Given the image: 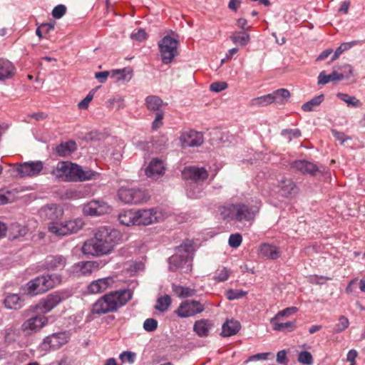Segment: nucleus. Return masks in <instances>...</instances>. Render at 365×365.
<instances>
[{"instance_id":"obj_1","label":"nucleus","mask_w":365,"mask_h":365,"mask_svg":"<svg viewBox=\"0 0 365 365\" xmlns=\"http://www.w3.org/2000/svg\"><path fill=\"white\" fill-rule=\"evenodd\" d=\"M122 242L123 235L120 231L103 226L98 228L93 238L84 242L82 252L91 256L106 255L110 254Z\"/></svg>"},{"instance_id":"obj_2","label":"nucleus","mask_w":365,"mask_h":365,"mask_svg":"<svg viewBox=\"0 0 365 365\" xmlns=\"http://www.w3.org/2000/svg\"><path fill=\"white\" fill-rule=\"evenodd\" d=\"M132 297L133 292L127 289L110 292L100 297L93 304L92 313L100 315L115 312L125 306Z\"/></svg>"},{"instance_id":"obj_3","label":"nucleus","mask_w":365,"mask_h":365,"mask_svg":"<svg viewBox=\"0 0 365 365\" xmlns=\"http://www.w3.org/2000/svg\"><path fill=\"white\" fill-rule=\"evenodd\" d=\"M195 252V245L193 240H185L177 247L175 255L169 257V270L172 272L182 270L185 266H186L185 271L190 270Z\"/></svg>"},{"instance_id":"obj_4","label":"nucleus","mask_w":365,"mask_h":365,"mask_svg":"<svg viewBox=\"0 0 365 365\" xmlns=\"http://www.w3.org/2000/svg\"><path fill=\"white\" fill-rule=\"evenodd\" d=\"M61 276L58 274H48L30 280L26 285L25 293L31 296L38 295L58 285Z\"/></svg>"},{"instance_id":"obj_5","label":"nucleus","mask_w":365,"mask_h":365,"mask_svg":"<svg viewBox=\"0 0 365 365\" xmlns=\"http://www.w3.org/2000/svg\"><path fill=\"white\" fill-rule=\"evenodd\" d=\"M83 221L81 218L68 220L64 223L51 222L48 227V231L57 236H65L77 232L83 226Z\"/></svg>"},{"instance_id":"obj_6","label":"nucleus","mask_w":365,"mask_h":365,"mask_svg":"<svg viewBox=\"0 0 365 365\" xmlns=\"http://www.w3.org/2000/svg\"><path fill=\"white\" fill-rule=\"evenodd\" d=\"M178 41L177 39L167 35L158 42V48L164 64L170 63L178 53Z\"/></svg>"},{"instance_id":"obj_7","label":"nucleus","mask_w":365,"mask_h":365,"mask_svg":"<svg viewBox=\"0 0 365 365\" xmlns=\"http://www.w3.org/2000/svg\"><path fill=\"white\" fill-rule=\"evenodd\" d=\"M16 171L21 178H34L41 174L48 173L46 168L44 169L43 163L41 160L20 163L17 165Z\"/></svg>"},{"instance_id":"obj_8","label":"nucleus","mask_w":365,"mask_h":365,"mask_svg":"<svg viewBox=\"0 0 365 365\" xmlns=\"http://www.w3.org/2000/svg\"><path fill=\"white\" fill-rule=\"evenodd\" d=\"M118 197L125 204H139L145 202L148 196L145 191L139 188L121 187L118 191Z\"/></svg>"},{"instance_id":"obj_9","label":"nucleus","mask_w":365,"mask_h":365,"mask_svg":"<svg viewBox=\"0 0 365 365\" xmlns=\"http://www.w3.org/2000/svg\"><path fill=\"white\" fill-rule=\"evenodd\" d=\"M205 309V304L200 301L187 299L180 303L175 313L180 318H187L202 313Z\"/></svg>"},{"instance_id":"obj_10","label":"nucleus","mask_w":365,"mask_h":365,"mask_svg":"<svg viewBox=\"0 0 365 365\" xmlns=\"http://www.w3.org/2000/svg\"><path fill=\"white\" fill-rule=\"evenodd\" d=\"M68 297V294L66 292H56L50 294L38 302L36 308L43 314L48 313Z\"/></svg>"},{"instance_id":"obj_11","label":"nucleus","mask_w":365,"mask_h":365,"mask_svg":"<svg viewBox=\"0 0 365 365\" xmlns=\"http://www.w3.org/2000/svg\"><path fill=\"white\" fill-rule=\"evenodd\" d=\"M70 334L68 331L53 333L43 339L41 348L46 351L59 349L68 342Z\"/></svg>"},{"instance_id":"obj_12","label":"nucleus","mask_w":365,"mask_h":365,"mask_svg":"<svg viewBox=\"0 0 365 365\" xmlns=\"http://www.w3.org/2000/svg\"><path fill=\"white\" fill-rule=\"evenodd\" d=\"M231 207L232 211L235 213V220L239 222H252L259 211L257 206L242 203L232 205Z\"/></svg>"},{"instance_id":"obj_13","label":"nucleus","mask_w":365,"mask_h":365,"mask_svg":"<svg viewBox=\"0 0 365 365\" xmlns=\"http://www.w3.org/2000/svg\"><path fill=\"white\" fill-rule=\"evenodd\" d=\"M110 206L102 200H93L83 205V212L88 216H100L110 212Z\"/></svg>"},{"instance_id":"obj_14","label":"nucleus","mask_w":365,"mask_h":365,"mask_svg":"<svg viewBox=\"0 0 365 365\" xmlns=\"http://www.w3.org/2000/svg\"><path fill=\"white\" fill-rule=\"evenodd\" d=\"M99 269V263L94 261L78 262L70 267L68 272L76 277H86Z\"/></svg>"},{"instance_id":"obj_15","label":"nucleus","mask_w":365,"mask_h":365,"mask_svg":"<svg viewBox=\"0 0 365 365\" xmlns=\"http://www.w3.org/2000/svg\"><path fill=\"white\" fill-rule=\"evenodd\" d=\"M48 323V318L43 314H38L30 317L25 321L21 326V329L26 334H32L38 331L42 327Z\"/></svg>"},{"instance_id":"obj_16","label":"nucleus","mask_w":365,"mask_h":365,"mask_svg":"<svg viewBox=\"0 0 365 365\" xmlns=\"http://www.w3.org/2000/svg\"><path fill=\"white\" fill-rule=\"evenodd\" d=\"M182 178L190 180V182H198L204 181L208 178L207 170L203 167L187 166L182 172Z\"/></svg>"},{"instance_id":"obj_17","label":"nucleus","mask_w":365,"mask_h":365,"mask_svg":"<svg viewBox=\"0 0 365 365\" xmlns=\"http://www.w3.org/2000/svg\"><path fill=\"white\" fill-rule=\"evenodd\" d=\"M180 143L183 148L197 147L202 144L204 139L201 133L195 130H189L182 133L180 138Z\"/></svg>"},{"instance_id":"obj_18","label":"nucleus","mask_w":365,"mask_h":365,"mask_svg":"<svg viewBox=\"0 0 365 365\" xmlns=\"http://www.w3.org/2000/svg\"><path fill=\"white\" fill-rule=\"evenodd\" d=\"M71 163L68 162H58L49 173H51L57 180L63 182H71Z\"/></svg>"},{"instance_id":"obj_19","label":"nucleus","mask_w":365,"mask_h":365,"mask_svg":"<svg viewBox=\"0 0 365 365\" xmlns=\"http://www.w3.org/2000/svg\"><path fill=\"white\" fill-rule=\"evenodd\" d=\"M291 168L302 174H308L311 176H315L319 172V169L316 164L306 160L294 161Z\"/></svg>"},{"instance_id":"obj_20","label":"nucleus","mask_w":365,"mask_h":365,"mask_svg":"<svg viewBox=\"0 0 365 365\" xmlns=\"http://www.w3.org/2000/svg\"><path fill=\"white\" fill-rule=\"evenodd\" d=\"M137 225H148L157 221V212L154 208L135 210Z\"/></svg>"},{"instance_id":"obj_21","label":"nucleus","mask_w":365,"mask_h":365,"mask_svg":"<svg viewBox=\"0 0 365 365\" xmlns=\"http://www.w3.org/2000/svg\"><path fill=\"white\" fill-rule=\"evenodd\" d=\"M41 216L45 219L55 221L63 215V210L59 205L50 204L43 207L40 210Z\"/></svg>"},{"instance_id":"obj_22","label":"nucleus","mask_w":365,"mask_h":365,"mask_svg":"<svg viewBox=\"0 0 365 365\" xmlns=\"http://www.w3.org/2000/svg\"><path fill=\"white\" fill-rule=\"evenodd\" d=\"M114 282L111 277H104L91 282L87 290L89 294H100L105 292L108 288L110 287Z\"/></svg>"},{"instance_id":"obj_23","label":"nucleus","mask_w":365,"mask_h":365,"mask_svg":"<svg viewBox=\"0 0 365 365\" xmlns=\"http://www.w3.org/2000/svg\"><path fill=\"white\" fill-rule=\"evenodd\" d=\"M66 264L67 259L63 255H48L44 260L43 267L46 269L61 270L66 267Z\"/></svg>"},{"instance_id":"obj_24","label":"nucleus","mask_w":365,"mask_h":365,"mask_svg":"<svg viewBox=\"0 0 365 365\" xmlns=\"http://www.w3.org/2000/svg\"><path fill=\"white\" fill-rule=\"evenodd\" d=\"M164 169L163 161L158 158H153L148 164L145 172L147 177L158 179L163 175Z\"/></svg>"},{"instance_id":"obj_25","label":"nucleus","mask_w":365,"mask_h":365,"mask_svg":"<svg viewBox=\"0 0 365 365\" xmlns=\"http://www.w3.org/2000/svg\"><path fill=\"white\" fill-rule=\"evenodd\" d=\"M212 327L213 323L211 320L201 319L194 323L193 331L200 337H207Z\"/></svg>"},{"instance_id":"obj_26","label":"nucleus","mask_w":365,"mask_h":365,"mask_svg":"<svg viewBox=\"0 0 365 365\" xmlns=\"http://www.w3.org/2000/svg\"><path fill=\"white\" fill-rule=\"evenodd\" d=\"M279 192L284 197L294 195L297 193L298 188L296 184L289 178H283L279 185Z\"/></svg>"},{"instance_id":"obj_27","label":"nucleus","mask_w":365,"mask_h":365,"mask_svg":"<svg viewBox=\"0 0 365 365\" xmlns=\"http://www.w3.org/2000/svg\"><path fill=\"white\" fill-rule=\"evenodd\" d=\"M346 76L339 74L336 71H333L330 74L327 75L325 71H322L319 73L317 78L318 85H324L329 82L339 81L345 79Z\"/></svg>"},{"instance_id":"obj_28","label":"nucleus","mask_w":365,"mask_h":365,"mask_svg":"<svg viewBox=\"0 0 365 365\" xmlns=\"http://www.w3.org/2000/svg\"><path fill=\"white\" fill-rule=\"evenodd\" d=\"M76 150V143L73 140L61 143L55 149L56 154L60 157H67Z\"/></svg>"},{"instance_id":"obj_29","label":"nucleus","mask_w":365,"mask_h":365,"mask_svg":"<svg viewBox=\"0 0 365 365\" xmlns=\"http://www.w3.org/2000/svg\"><path fill=\"white\" fill-rule=\"evenodd\" d=\"M118 221L125 226L137 225L136 212L135 210H127L118 215Z\"/></svg>"},{"instance_id":"obj_30","label":"nucleus","mask_w":365,"mask_h":365,"mask_svg":"<svg viewBox=\"0 0 365 365\" xmlns=\"http://www.w3.org/2000/svg\"><path fill=\"white\" fill-rule=\"evenodd\" d=\"M16 68L13 63L6 59H0V80L9 78L15 73Z\"/></svg>"},{"instance_id":"obj_31","label":"nucleus","mask_w":365,"mask_h":365,"mask_svg":"<svg viewBox=\"0 0 365 365\" xmlns=\"http://www.w3.org/2000/svg\"><path fill=\"white\" fill-rule=\"evenodd\" d=\"M240 329V324L236 320H227L222 327V336L227 337L236 334Z\"/></svg>"},{"instance_id":"obj_32","label":"nucleus","mask_w":365,"mask_h":365,"mask_svg":"<svg viewBox=\"0 0 365 365\" xmlns=\"http://www.w3.org/2000/svg\"><path fill=\"white\" fill-rule=\"evenodd\" d=\"M4 305L10 309H19L24 305V301L16 294H10L4 300Z\"/></svg>"},{"instance_id":"obj_33","label":"nucleus","mask_w":365,"mask_h":365,"mask_svg":"<svg viewBox=\"0 0 365 365\" xmlns=\"http://www.w3.org/2000/svg\"><path fill=\"white\" fill-rule=\"evenodd\" d=\"M187 196L190 198L196 199L202 195V185L195 182H189L185 186Z\"/></svg>"},{"instance_id":"obj_34","label":"nucleus","mask_w":365,"mask_h":365,"mask_svg":"<svg viewBox=\"0 0 365 365\" xmlns=\"http://www.w3.org/2000/svg\"><path fill=\"white\" fill-rule=\"evenodd\" d=\"M172 289L175 294L180 298L191 297L197 292L195 289L181 285L173 284Z\"/></svg>"},{"instance_id":"obj_35","label":"nucleus","mask_w":365,"mask_h":365,"mask_svg":"<svg viewBox=\"0 0 365 365\" xmlns=\"http://www.w3.org/2000/svg\"><path fill=\"white\" fill-rule=\"evenodd\" d=\"M297 328L296 320L284 322L282 319L275 321V331L284 333L293 331Z\"/></svg>"},{"instance_id":"obj_36","label":"nucleus","mask_w":365,"mask_h":365,"mask_svg":"<svg viewBox=\"0 0 365 365\" xmlns=\"http://www.w3.org/2000/svg\"><path fill=\"white\" fill-rule=\"evenodd\" d=\"M110 78L115 81H128L131 78V71L127 68L113 70L110 71Z\"/></svg>"},{"instance_id":"obj_37","label":"nucleus","mask_w":365,"mask_h":365,"mask_svg":"<svg viewBox=\"0 0 365 365\" xmlns=\"http://www.w3.org/2000/svg\"><path fill=\"white\" fill-rule=\"evenodd\" d=\"M145 104L148 110L160 112L163 101L158 96H149L145 98Z\"/></svg>"},{"instance_id":"obj_38","label":"nucleus","mask_w":365,"mask_h":365,"mask_svg":"<svg viewBox=\"0 0 365 365\" xmlns=\"http://www.w3.org/2000/svg\"><path fill=\"white\" fill-rule=\"evenodd\" d=\"M324 100V96L320 94L312 98L302 106V109L306 112H310L318 107Z\"/></svg>"},{"instance_id":"obj_39","label":"nucleus","mask_w":365,"mask_h":365,"mask_svg":"<svg viewBox=\"0 0 365 365\" xmlns=\"http://www.w3.org/2000/svg\"><path fill=\"white\" fill-rule=\"evenodd\" d=\"M359 43L358 41H353L350 42H344L342 43L334 51L333 56H331V61H336L339 56L346 51L349 50L354 46L356 45Z\"/></svg>"},{"instance_id":"obj_40","label":"nucleus","mask_w":365,"mask_h":365,"mask_svg":"<svg viewBox=\"0 0 365 365\" xmlns=\"http://www.w3.org/2000/svg\"><path fill=\"white\" fill-rule=\"evenodd\" d=\"M258 255L262 258L273 259L274 247L270 244L263 243L259 247Z\"/></svg>"},{"instance_id":"obj_41","label":"nucleus","mask_w":365,"mask_h":365,"mask_svg":"<svg viewBox=\"0 0 365 365\" xmlns=\"http://www.w3.org/2000/svg\"><path fill=\"white\" fill-rule=\"evenodd\" d=\"M290 92L285 88L275 90V104H285L289 101Z\"/></svg>"},{"instance_id":"obj_42","label":"nucleus","mask_w":365,"mask_h":365,"mask_svg":"<svg viewBox=\"0 0 365 365\" xmlns=\"http://www.w3.org/2000/svg\"><path fill=\"white\" fill-rule=\"evenodd\" d=\"M171 304V298L169 295L165 294L159 297L157 300L155 308L160 312L168 310Z\"/></svg>"},{"instance_id":"obj_43","label":"nucleus","mask_w":365,"mask_h":365,"mask_svg":"<svg viewBox=\"0 0 365 365\" xmlns=\"http://www.w3.org/2000/svg\"><path fill=\"white\" fill-rule=\"evenodd\" d=\"M230 39L235 44L244 46L250 41V36L247 34L235 33L230 36Z\"/></svg>"},{"instance_id":"obj_44","label":"nucleus","mask_w":365,"mask_h":365,"mask_svg":"<svg viewBox=\"0 0 365 365\" xmlns=\"http://www.w3.org/2000/svg\"><path fill=\"white\" fill-rule=\"evenodd\" d=\"M339 98L344 102L346 103L349 106L358 108L361 106V103L359 99L354 96H351L346 93H339L337 94Z\"/></svg>"},{"instance_id":"obj_45","label":"nucleus","mask_w":365,"mask_h":365,"mask_svg":"<svg viewBox=\"0 0 365 365\" xmlns=\"http://www.w3.org/2000/svg\"><path fill=\"white\" fill-rule=\"evenodd\" d=\"M273 102L274 95L272 93H269L252 99V104L253 106H267L268 104L272 103Z\"/></svg>"},{"instance_id":"obj_46","label":"nucleus","mask_w":365,"mask_h":365,"mask_svg":"<svg viewBox=\"0 0 365 365\" xmlns=\"http://www.w3.org/2000/svg\"><path fill=\"white\" fill-rule=\"evenodd\" d=\"M83 168L76 164L71 163V176L70 178L71 182H82Z\"/></svg>"},{"instance_id":"obj_47","label":"nucleus","mask_w":365,"mask_h":365,"mask_svg":"<svg viewBox=\"0 0 365 365\" xmlns=\"http://www.w3.org/2000/svg\"><path fill=\"white\" fill-rule=\"evenodd\" d=\"M247 294L242 289H230L226 291V297L229 300H235L244 297Z\"/></svg>"},{"instance_id":"obj_48","label":"nucleus","mask_w":365,"mask_h":365,"mask_svg":"<svg viewBox=\"0 0 365 365\" xmlns=\"http://www.w3.org/2000/svg\"><path fill=\"white\" fill-rule=\"evenodd\" d=\"M281 135L285 137L289 142L292 138H298L302 135L301 130L298 128L296 129H284L281 132Z\"/></svg>"},{"instance_id":"obj_49","label":"nucleus","mask_w":365,"mask_h":365,"mask_svg":"<svg viewBox=\"0 0 365 365\" xmlns=\"http://www.w3.org/2000/svg\"><path fill=\"white\" fill-rule=\"evenodd\" d=\"M230 274V270L226 267H221L215 272L214 279L217 282H224L228 279Z\"/></svg>"},{"instance_id":"obj_50","label":"nucleus","mask_w":365,"mask_h":365,"mask_svg":"<svg viewBox=\"0 0 365 365\" xmlns=\"http://www.w3.org/2000/svg\"><path fill=\"white\" fill-rule=\"evenodd\" d=\"M349 325V319L344 316H341L339 319V322L335 325L333 332L335 334L341 333L347 329Z\"/></svg>"},{"instance_id":"obj_51","label":"nucleus","mask_w":365,"mask_h":365,"mask_svg":"<svg viewBox=\"0 0 365 365\" xmlns=\"http://www.w3.org/2000/svg\"><path fill=\"white\" fill-rule=\"evenodd\" d=\"M119 359L122 363L133 364L135 361L136 354L133 351H125L120 354Z\"/></svg>"},{"instance_id":"obj_52","label":"nucleus","mask_w":365,"mask_h":365,"mask_svg":"<svg viewBox=\"0 0 365 365\" xmlns=\"http://www.w3.org/2000/svg\"><path fill=\"white\" fill-rule=\"evenodd\" d=\"M298 361L304 365H310L313 363V358L309 351H302L298 355Z\"/></svg>"},{"instance_id":"obj_53","label":"nucleus","mask_w":365,"mask_h":365,"mask_svg":"<svg viewBox=\"0 0 365 365\" xmlns=\"http://www.w3.org/2000/svg\"><path fill=\"white\" fill-rule=\"evenodd\" d=\"M242 241V235L239 233L230 235L228 244L232 248H237L240 246Z\"/></svg>"},{"instance_id":"obj_54","label":"nucleus","mask_w":365,"mask_h":365,"mask_svg":"<svg viewBox=\"0 0 365 365\" xmlns=\"http://www.w3.org/2000/svg\"><path fill=\"white\" fill-rule=\"evenodd\" d=\"M130 38L138 41H143L148 38V34L145 32V29H139L137 30H134L131 33Z\"/></svg>"},{"instance_id":"obj_55","label":"nucleus","mask_w":365,"mask_h":365,"mask_svg":"<svg viewBox=\"0 0 365 365\" xmlns=\"http://www.w3.org/2000/svg\"><path fill=\"white\" fill-rule=\"evenodd\" d=\"M297 308L295 307H291L284 309L282 311H279L277 314H275V321L281 319V318L284 317L290 316L295 312H297Z\"/></svg>"},{"instance_id":"obj_56","label":"nucleus","mask_w":365,"mask_h":365,"mask_svg":"<svg viewBox=\"0 0 365 365\" xmlns=\"http://www.w3.org/2000/svg\"><path fill=\"white\" fill-rule=\"evenodd\" d=\"M158 327V322L153 318L145 319L143 323V329L149 332L155 331Z\"/></svg>"},{"instance_id":"obj_57","label":"nucleus","mask_w":365,"mask_h":365,"mask_svg":"<svg viewBox=\"0 0 365 365\" xmlns=\"http://www.w3.org/2000/svg\"><path fill=\"white\" fill-rule=\"evenodd\" d=\"M227 87V83L225 81H217L210 84V89L211 91L219 93L224 91Z\"/></svg>"},{"instance_id":"obj_58","label":"nucleus","mask_w":365,"mask_h":365,"mask_svg":"<svg viewBox=\"0 0 365 365\" xmlns=\"http://www.w3.org/2000/svg\"><path fill=\"white\" fill-rule=\"evenodd\" d=\"M66 12V7L63 4L55 6L52 11V16L55 19H61Z\"/></svg>"},{"instance_id":"obj_59","label":"nucleus","mask_w":365,"mask_h":365,"mask_svg":"<svg viewBox=\"0 0 365 365\" xmlns=\"http://www.w3.org/2000/svg\"><path fill=\"white\" fill-rule=\"evenodd\" d=\"M164 118V113L163 111L157 112L155 118L152 123V128L157 130L163 125V119Z\"/></svg>"},{"instance_id":"obj_60","label":"nucleus","mask_w":365,"mask_h":365,"mask_svg":"<svg viewBox=\"0 0 365 365\" xmlns=\"http://www.w3.org/2000/svg\"><path fill=\"white\" fill-rule=\"evenodd\" d=\"M82 175V182L83 181H86V180H92V179H95L96 178V176L98 175V173L95 172V171H93L90 169H83V173L81 174Z\"/></svg>"},{"instance_id":"obj_61","label":"nucleus","mask_w":365,"mask_h":365,"mask_svg":"<svg viewBox=\"0 0 365 365\" xmlns=\"http://www.w3.org/2000/svg\"><path fill=\"white\" fill-rule=\"evenodd\" d=\"M93 95L91 93H89L86 98H84L82 101H81L78 107L79 109L86 110L88 108L89 103L93 100Z\"/></svg>"},{"instance_id":"obj_62","label":"nucleus","mask_w":365,"mask_h":365,"mask_svg":"<svg viewBox=\"0 0 365 365\" xmlns=\"http://www.w3.org/2000/svg\"><path fill=\"white\" fill-rule=\"evenodd\" d=\"M277 361L282 365L288 364L289 360L287 358V351L285 350H282L277 352Z\"/></svg>"},{"instance_id":"obj_63","label":"nucleus","mask_w":365,"mask_h":365,"mask_svg":"<svg viewBox=\"0 0 365 365\" xmlns=\"http://www.w3.org/2000/svg\"><path fill=\"white\" fill-rule=\"evenodd\" d=\"M110 77V71H101V72H96L95 73V78L101 83H103L106 81L108 77Z\"/></svg>"},{"instance_id":"obj_64","label":"nucleus","mask_w":365,"mask_h":365,"mask_svg":"<svg viewBox=\"0 0 365 365\" xmlns=\"http://www.w3.org/2000/svg\"><path fill=\"white\" fill-rule=\"evenodd\" d=\"M341 69L342 71L339 74L345 75V79L349 78L353 75V68L349 64H344Z\"/></svg>"}]
</instances>
